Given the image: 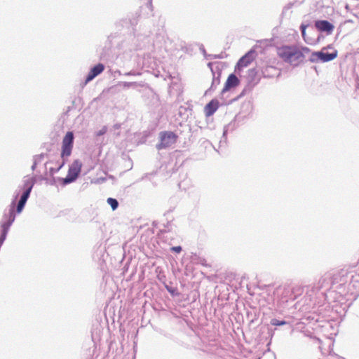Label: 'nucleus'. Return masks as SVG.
Segmentation results:
<instances>
[{"label":"nucleus","instance_id":"5","mask_svg":"<svg viewBox=\"0 0 359 359\" xmlns=\"http://www.w3.org/2000/svg\"><path fill=\"white\" fill-rule=\"evenodd\" d=\"M74 142V134L72 132H67L62 140V158L71 155Z\"/></svg>","mask_w":359,"mask_h":359},{"label":"nucleus","instance_id":"20","mask_svg":"<svg viewBox=\"0 0 359 359\" xmlns=\"http://www.w3.org/2000/svg\"><path fill=\"white\" fill-rule=\"evenodd\" d=\"M317 22H322V23H324V22H328L326 20H320V21H318Z\"/></svg>","mask_w":359,"mask_h":359},{"label":"nucleus","instance_id":"21","mask_svg":"<svg viewBox=\"0 0 359 359\" xmlns=\"http://www.w3.org/2000/svg\"><path fill=\"white\" fill-rule=\"evenodd\" d=\"M309 308H310L309 306H306V307L305 308V310H307V309H309Z\"/></svg>","mask_w":359,"mask_h":359},{"label":"nucleus","instance_id":"9","mask_svg":"<svg viewBox=\"0 0 359 359\" xmlns=\"http://www.w3.org/2000/svg\"><path fill=\"white\" fill-rule=\"evenodd\" d=\"M104 70V65L99 63L94 66L90 71L89 72L86 79V83H88L90 81H92L95 77H96L97 75L100 74Z\"/></svg>","mask_w":359,"mask_h":359},{"label":"nucleus","instance_id":"12","mask_svg":"<svg viewBox=\"0 0 359 359\" xmlns=\"http://www.w3.org/2000/svg\"><path fill=\"white\" fill-rule=\"evenodd\" d=\"M26 186L27 188L26 191L23 193V194L21 196V198L20 199V201H22L25 203H26L27 198H29V194L31 192V190L32 188V184L27 183L26 184Z\"/></svg>","mask_w":359,"mask_h":359},{"label":"nucleus","instance_id":"2","mask_svg":"<svg viewBox=\"0 0 359 359\" xmlns=\"http://www.w3.org/2000/svg\"><path fill=\"white\" fill-rule=\"evenodd\" d=\"M326 48H324L320 51L318 52H311L310 62H327L331 60H333L337 57L338 52L337 50H334L333 52L329 53H325L324 50Z\"/></svg>","mask_w":359,"mask_h":359},{"label":"nucleus","instance_id":"10","mask_svg":"<svg viewBox=\"0 0 359 359\" xmlns=\"http://www.w3.org/2000/svg\"><path fill=\"white\" fill-rule=\"evenodd\" d=\"M278 56L284 61H290L292 57V48L290 46H282L278 48Z\"/></svg>","mask_w":359,"mask_h":359},{"label":"nucleus","instance_id":"3","mask_svg":"<svg viewBox=\"0 0 359 359\" xmlns=\"http://www.w3.org/2000/svg\"><path fill=\"white\" fill-rule=\"evenodd\" d=\"M178 136L171 131H164L160 133V143L158 149H165L174 144L177 140Z\"/></svg>","mask_w":359,"mask_h":359},{"label":"nucleus","instance_id":"7","mask_svg":"<svg viewBox=\"0 0 359 359\" xmlns=\"http://www.w3.org/2000/svg\"><path fill=\"white\" fill-rule=\"evenodd\" d=\"M219 102L217 99H212L204 107V113L206 117H210L219 109Z\"/></svg>","mask_w":359,"mask_h":359},{"label":"nucleus","instance_id":"4","mask_svg":"<svg viewBox=\"0 0 359 359\" xmlns=\"http://www.w3.org/2000/svg\"><path fill=\"white\" fill-rule=\"evenodd\" d=\"M82 163L79 160H75L70 165L67 177L64 179L65 184H69L78 177L81 172Z\"/></svg>","mask_w":359,"mask_h":359},{"label":"nucleus","instance_id":"6","mask_svg":"<svg viewBox=\"0 0 359 359\" xmlns=\"http://www.w3.org/2000/svg\"><path fill=\"white\" fill-rule=\"evenodd\" d=\"M254 60L255 51L250 50L238 60L236 66V70L241 71L244 67H246L250 65Z\"/></svg>","mask_w":359,"mask_h":359},{"label":"nucleus","instance_id":"8","mask_svg":"<svg viewBox=\"0 0 359 359\" xmlns=\"http://www.w3.org/2000/svg\"><path fill=\"white\" fill-rule=\"evenodd\" d=\"M240 81L236 75L233 74H230L224 84V86L222 89V93H225L229 91L231 88H235L238 86Z\"/></svg>","mask_w":359,"mask_h":359},{"label":"nucleus","instance_id":"14","mask_svg":"<svg viewBox=\"0 0 359 359\" xmlns=\"http://www.w3.org/2000/svg\"><path fill=\"white\" fill-rule=\"evenodd\" d=\"M107 203L110 205L113 210H115L118 208V203L115 198H109L107 199Z\"/></svg>","mask_w":359,"mask_h":359},{"label":"nucleus","instance_id":"16","mask_svg":"<svg viewBox=\"0 0 359 359\" xmlns=\"http://www.w3.org/2000/svg\"><path fill=\"white\" fill-rule=\"evenodd\" d=\"M325 282H326V279H325V278H321L320 279V280H319V283H318V284H319L320 285H318V286L316 287L317 290H319L321 287H323V285H324V283H325Z\"/></svg>","mask_w":359,"mask_h":359},{"label":"nucleus","instance_id":"19","mask_svg":"<svg viewBox=\"0 0 359 359\" xmlns=\"http://www.w3.org/2000/svg\"><path fill=\"white\" fill-rule=\"evenodd\" d=\"M106 132V129L104 128L102 130L100 131L99 133L97 134L98 135H103L104 133H105Z\"/></svg>","mask_w":359,"mask_h":359},{"label":"nucleus","instance_id":"13","mask_svg":"<svg viewBox=\"0 0 359 359\" xmlns=\"http://www.w3.org/2000/svg\"><path fill=\"white\" fill-rule=\"evenodd\" d=\"M26 186L27 188L26 191L23 193V194L21 196V198L20 199V201H22L25 203H26L27 198H29V194L31 192V190L32 188V184L27 183L26 184Z\"/></svg>","mask_w":359,"mask_h":359},{"label":"nucleus","instance_id":"22","mask_svg":"<svg viewBox=\"0 0 359 359\" xmlns=\"http://www.w3.org/2000/svg\"><path fill=\"white\" fill-rule=\"evenodd\" d=\"M297 304H298V303H297V304H295V309H297Z\"/></svg>","mask_w":359,"mask_h":359},{"label":"nucleus","instance_id":"15","mask_svg":"<svg viewBox=\"0 0 359 359\" xmlns=\"http://www.w3.org/2000/svg\"><path fill=\"white\" fill-rule=\"evenodd\" d=\"M25 205V203L19 201L18 206H17V212L18 213L21 212V211L22 210Z\"/></svg>","mask_w":359,"mask_h":359},{"label":"nucleus","instance_id":"11","mask_svg":"<svg viewBox=\"0 0 359 359\" xmlns=\"http://www.w3.org/2000/svg\"><path fill=\"white\" fill-rule=\"evenodd\" d=\"M318 31L326 32L327 34H332L334 29L333 24H314Z\"/></svg>","mask_w":359,"mask_h":359},{"label":"nucleus","instance_id":"1","mask_svg":"<svg viewBox=\"0 0 359 359\" xmlns=\"http://www.w3.org/2000/svg\"><path fill=\"white\" fill-rule=\"evenodd\" d=\"M311 52L307 47H302L301 48L293 46V67L299 64L310 62Z\"/></svg>","mask_w":359,"mask_h":359},{"label":"nucleus","instance_id":"18","mask_svg":"<svg viewBox=\"0 0 359 359\" xmlns=\"http://www.w3.org/2000/svg\"><path fill=\"white\" fill-rule=\"evenodd\" d=\"M171 250L176 253H180L182 251V248L181 246L172 247Z\"/></svg>","mask_w":359,"mask_h":359},{"label":"nucleus","instance_id":"17","mask_svg":"<svg viewBox=\"0 0 359 359\" xmlns=\"http://www.w3.org/2000/svg\"><path fill=\"white\" fill-rule=\"evenodd\" d=\"M309 25V24H301V30L304 38L305 37V29Z\"/></svg>","mask_w":359,"mask_h":359}]
</instances>
